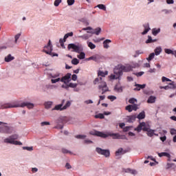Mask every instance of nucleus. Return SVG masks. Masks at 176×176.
Returning <instances> with one entry per match:
<instances>
[{"label": "nucleus", "instance_id": "obj_1", "mask_svg": "<svg viewBox=\"0 0 176 176\" xmlns=\"http://www.w3.org/2000/svg\"><path fill=\"white\" fill-rule=\"evenodd\" d=\"M61 74L60 72H56L55 74H52L50 72H47V76L49 79H51V83L54 85L55 83H57L58 82H62V83H64V85H68L72 79L71 78V76H72V74L71 73H67L62 78H60Z\"/></svg>", "mask_w": 176, "mask_h": 176}, {"label": "nucleus", "instance_id": "obj_2", "mask_svg": "<svg viewBox=\"0 0 176 176\" xmlns=\"http://www.w3.org/2000/svg\"><path fill=\"white\" fill-rule=\"evenodd\" d=\"M68 50H71L72 49V52L75 53H79L77 56L79 60H85L86 57V54L83 52V45L80 43H70L67 46Z\"/></svg>", "mask_w": 176, "mask_h": 176}, {"label": "nucleus", "instance_id": "obj_3", "mask_svg": "<svg viewBox=\"0 0 176 176\" xmlns=\"http://www.w3.org/2000/svg\"><path fill=\"white\" fill-rule=\"evenodd\" d=\"M94 85H99L98 89L102 91V94H105L107 91H109V88L107 85V82L102 80V77L97 78L94 81Z\"/></svg>", "mask_w": 176, "mask_h": 176}, {"label": "nucleus", "instance_id": "obj_4", "mask_svg": "<svg viewBox=\"0 0 176 176\" xmlns=\"http://www.w3.org/2000/svg\"><path fill=\"white\" fill-rule=\"evenodd\" d=\"M18 139H19V135L14 134L5 138L3 140V142L5 144H10L11 145H23V143L21 142L16 140Z\"/></svg>", "mask_w": 176, "mask_h": 176}, {"label": "nucleus", "instance_id": "obj_5", "mask_svg": "<svg viewBox=\"0 0 176 176\" xmlns=\"http://www.w3.org/2000/svg\"><path fill=\"white\" fill-rule=\"evenodd\" d=\"M132 71L131 65H120L115 67V72L121 76H123V72H130Z\"/></svg>", "mask_w": 176, "mask_h": 176}, {"label": "nucleus", "instance_id": "obj_6", "mask_svg": "<svg viewBox=\"0 0 176 176\" xmlns=\"http://www.w3.org/2000/svg\"><path fill=\"white\" fill-rule=\"evenodd\" d=\"M43 52H44V53H46V54H49L50 56H51V57L58 56V54L52 52L53 45H52V42L50 41V40L49 41L47 45L44 47Z\"/></svg>", "mask_w": 176, "mask_h": 176}, {"label": "nucleus", "instance_id": "obj_7", "mask_svg": "<svg viewBox=\"0 0 176 176\" xmlns=\"http://www.w3.org/2000/svg\"><path fill=\"white\" fill-rule=\"evenodd\" d=\"M151 129V125H149L148 122H140L139 125L135 128V131H138V133H141V131H148V129Z\"/></svg>", "mask_w": 176, "mask_h": 176}, {"label": "nucleus", "instance_id": "obj_8", "mask_svg": "<svg viewBox=\"0 0 176 176\" xmlns=\"http://www.w3.org/2000/svg\"><path fill=\"white\" fill-rule=\"evenodd\" d=\"M6 124H8L4 122V124L0 126V133L1 134H12L13 133V129Z\"/></svg>", "mask_w": 176, "mask_h": 176}, {"label": "nucleus", "instance_id": "obj_9", "mask_svg": "<svg viewBox=\"0 0 176 176\" xmlns=\"http://www.w3.org/2000/svg\"><path fill=\"white\" fill-rule=\"evenodd\" d=\"M107 137H112L113 140H126V135H120L119 133H114L112 132H107L105 133Z\"/></svg>", "mask_w": 176, "mask_h": 176}, {"label": "nucleus", "instance_id": "obj_10", "mask_svg": "<svg viewBox=\"0 0 176 176\" xmlns=\"http://www.w3.org/2000/svg\"><path fill=\"white\" fill-rule=\"evenodd\" d=\"M10 108H19V102L13 103L8 102L1 106V109H9Z\"/></svg>", "mask_w": 176, "mask_h": 176}, {"label": "nucleus", "instance_id": "obj_11", "mask_svg": "<svg viewBox=\"0 0 176 176\" xmlns=\"http://www.w3.org/2000/svg\"><path fill=\"white\" fill-rule=\"evenodd\" d=\"M69 36H74V32H71L66 34H65L63 38L59 39V43L60 44V46L63 49H65V45H64L65 42H67V39L69 38Z\"/></svg>", "mask_w": 176, "mask_h": 176}, {"label": "nucleus", "instance_id": "obj_12", "mask_svg": "<svg viewBox=\"0 0 176 176\" xmlns=\"http://www.w3.org/2000/svg\"><path fill=\"white\" fill-rule=\"evenodd\" d=\"M96 151L97 153H98V155H102L105 157H109V156L111 155V152L109 151V150L102 149L100 147H98L96 148Z\"/></svg>", "mask_w": 176, "mask_h": 176}, {"label": "nucleus", "instance_id": "obj_13", "mask_svg": "<svg viewBox=\"0 0 176 176\" xmlns=\"http://www.w3.org/2000/svg\"><path fill=\"white\" fill-rule=\"evenodd\" d=\"M25 107H27L28 109H33L35 104L30 102H19V108H24Z\"/></svg>", "mask_w": 176, "mask_h": 176}, {"label": "nucleus", "instance_id": "obj_14", "mask_svg": "<svg viewBox=\"0 0 176 176\" xmlns=\"http://www.w3.org/2000/svg\"><path fill=\"white\" fill-rule=\"evenodd\" d=\"M91 135H96L97 137H101V138H107V134L104 132L98 131H91L89 132Z\"/></svg>", "mask_w": 176, "mask_h": 176}, {"label": "nucleus", "instance_id": "obj_15", "mask_svg": "<svg viewBox=\"0 0 176 176\" xmlns=\"http://www.w3.org/2000/svg\"><path fill=\"white\" fill-rule=\"evenodd\" d=\"M113 72H114V74H111L109 76V79H111V80H113V79H118V80H121L122 78H121V75H119L118 74H117L116 72H115V68L113 69Z\"/></svg>", "mask_w": 176, "mask_h": 176}, {"label": "nucleus", "instance_id": "obj_16", "mask_svg": "<svg viewBox=\"0 0 176 176\" xmlns=\"http://www.w3.org/2000/svg\"><path fill=\"white\" fill-rule=\"evenodd\" d=\"M144 28V31L142 32V35H146L149 31H151V27L149 26V23H145L143 25Z\"/></svg>", "mask_w": 176, "mask_h": 176}, {"label": "nucleus", "instance_id": "obj_17", "mask_svg": "<svg viewBox=\"0 0 176 176\" xmlns=\"http://www.w3.org/2000/svg\"><path fill=\"white\" fill-rule=\"evenodd\" d=\"M136 119H137V115L128 116L126 117V122L128 123H133V122H135Z\"/></svg>", "mask_w": 176, "mask_h": 176}, {"label": "nucleus", "instance_id": "obj_18", "mask_svg": "<svg viewBox=\"0 0 176 176\" xmlns=\"http://www.w3.org/2000/svg\"><path fill=\"white\" fill-rule=\"evenodd\" d=\"M135 88L133 89V90L135 91H140V90H141V89H145V87H146V84H143V85H140V84H135Z\"/></svg>", "mask_w": 176, "mask_h": 176}, {"label": "nucleus", "instance_id": "obj_19", "mask_svg": "<svg viewBox=\"0 0 176 176\" xmlns=\"http://www.w3.org/2000/svg\"><path fill=\"white\" fill-rule=\"evenodd\" d=\"M87 34H92L95 35H100L101 32V28H97L94 31H87Z\"/></svg>", "mask_w": 176, "mask_h": 176}, {"label": "nucleus", "instance_id": "obj_20", "mask_svg": "<svg viewBox=\"0 0 176 176\" xmlns=\"http://www.w3.org/2000/svg\"><path fill=\"white\" fill-rule=\"evenodd\" d=\"M101 60V55L96 54L92 56V60L95 61V63H98Z\"/></svg>", "mask_w": 176, "mask_h": 176}, {"label": "nucleus", "instance_id": "obj_21", "mask_svg": "<svg viewBox=\"0 0 176 176\" xmlns=\"http://www.w3.org/2000/svg\"><path fill=\"white\" fill-rule=\"evenodd\" d=\"M148 104H155L156 102V96H151L147 100Z\"/></svg>", "mask_w": 176, "mask_h": 176}, {"label": "nucleus", "instance_id": "obj_22", "mask_svg": "<svg viewBox=\"0 0 176 176\" xmlns=\"http://www.w3.org/2000/svg\"><path fill=\"white\" fill-rule=\"evenodd\" d=\"M13 60H14V58L10 54L6 56L4 58L6 63H10V61H13Z\"/></svg>", "mask_w": 176, "mask_h": 176}, {"label": "nucleus", "instance_id": "obj_23", "mask_svg": "<svg viewBox=\"0 0 176 176\" xmlns=\"http://www.w3.org/2000/svg\"><path fill=\"white\" fill-rule=\"evenodd\" d=\"M107 75H108V71L103 72V71L99 70L98 72V76L99 77L101 76L102 78H105Z\"/></svg>", "mask_w": 176, "mask_h": 176}, {"label": "nucleus", "instance_id": "obj_24", "mask_svg": "<svg viewBox=\"0 0 176 176\" xmlns=\"http://www.w3.org/2000/svg\"><path fill=\"white\" fill-rule=\"evenodd\" d=\"M157 155H158L159 157H163V156H165L166 157H168V159H170V157H171V155H170V153H166V152L158 153Z\"/></svg>", "mask_w": 176, "mask_h": 176}, {"label": "nucleus", "instance_id": "obj_25", "mask_svg": "<svg viewBox=\"0 0 176 176\" xmlns=\"http://www.w3.org/2000/svg\"><path fill=\"white\" fill-rule=\"evenodd\" d=\"M114 90L117 93H122V91H123V87L119 85V84H117L114 87Z\"/></svg>", "mask_w": 176, "mask_h": 176}, {"label": "nucleus", "instance_id": "obj_26", "mask_svg": "<svg viewBox=\"0 0 176 176\" xmlns=\"http://www.w3.org/2000/svg\"><path fill=\"white\" fill-rule=\"evenodd\" d=\"M52 105H53V102L52 101H47L44 103V107L45 109H50Z\"/></svg>", "mask_w": 176, "mask_h": 176}, {"label": "nucleus", "instance_id": "obj_27", "mask_svg": "<svg viewBox=\"0 0 176 176\" xmlns=\"http://www.w3.org/2000/svg\"><path fill=\"white\" fill-rule=\"evenodd\" d=\"M52 111H64L63 104H57L52 109Z\"/></svg>", "mask_w": 176, "mask_h": 176}, {"label": "nucleus", "instance_id": "obj_28", "mask_svg": "<svg viewBox=\"0 0 176 176\" xmlns=\"http://www.w3.org/2000/svg\"><path fill=\"white\" fill-rule=\"evenodd\" d=\"M111 42H112V41H111L110 39H106L103 42V47L104 49H108L109 47V43H111Z\"/></svg>", "mask_w": 176, "mask_h": 176}, {"label": "nucleus", "instance_id": "obj_29", "mask_svg": "<svg viewBox=\"0 0 176 176\" xmlns=\"http://www.w3.org/2000/svg\"><path fill=\"white\" fill-rule=\"evenodd\" d=\"M78 38L80 39H83L84 41H87L89 38H91V35H89L88 34H85L82 36H78Z\"/></svg>", "mask_w": 176, "mask_h": 176}, {"label": "nucleus", "instance_id": "obj_30", "mask_svg": "<svg viewBox=\"0 0 176 176\" xmlns=\"http://www.w3.org/2000/svg\"><path fill=\"white\" fill-rule=\"evenodd\" d=\"M158 34H160V28H155L152 29V34L154 36H156V35H157Z\"/></svg>", "mask_w": 176, "mask_h": 176}, {"label": "nucleus", "instance_id": "obj_31", "mask_svg": "<svg viewBox=\"0 0 176 176\" xmlns=\"http://www.w3.org/2000/svg\"><path fill=\"white\" fill-rule=\"evenodd\" d=\"M136 118L141 120L142 119H145V111H142L138 116H136Z\"/></svg>", "mask_w": 176, "mask_h": 176}, {"label": "nucleus", "instance_id": "obj_32", "mask_svg": "<svg viewBox=\"0 0 176 176\" xmlns=\"http://www.w3.org/2000/svg\"><path fill=\"white\" fill-rule=\"evenodd\" d=\"M146 131L147 133L148 137H153L155 134V131H156V130L151 129L150 128L149 129H148V131Z\"/></svg>", "mask_w": 176, "mask_h": 176}, {"label": "nucleus", "instance_id": "obj_33", "mask_svg": "<svg viewBox=\"0 0 176 176\" xmlns=\"http://www.w3.org/2000/svg\"><path fill=\"white\" fill-rule=\"evenodd\" d=\"M162 47H157L154 50L155 52L154 54L155 56H159L160 53H162Z\"/></svg>", "mask_w": 176, "mask_h": 176}, {"label": "nucleus", "instance_id": "obj_34", "mask_svg": "<svg viewBox=\"0 0 176 176\" xmlns=\"http://www.w3.org/2000/svg\"><path fill=\"white\" fill-rule=\"evenodd\" d=\"M61 152L64 155H67V153H69V155H74V153L71 151H69L65 148H61Z\"/></svg>", "mask_w": 176, "mask_h": 176}, {"label": "nucleus", "instance_id": "obj_35", "mask_svg": "<svg viewBox=\"0 0 176 176\" xmlns=\"http://www.w3.org/2000/svg\"><path fill=\"white\" fill-rule=\"evenodd\" d=\"M54 87V85H46L43 88V91L45 93L47 92L46 90H49V89H53Z\"/></svg>", "mask_w": 176, "mask_h": 176}, {"label": "nucleus", "instance_id": "obj_36", "mask_svg": "<svg viewBox=\"0 0 176 176\" xmlns=\"http://www.w3.org/2000/svg\"><path fill=\"white\" fill-rule=\"evenodd\" d=\"M87 44L88 47H89V49H91V50L96 49V45L94 43H93L92 42L87 41Z\"/></svg>", "mask_w": 176, "mask_h": 176}, {"label": "nucleus", "instance_id": "obj_37", "mask_svg": "<svg viewBox=\"0 0 176 176\" xmlns=\"http://www.w3.org/2000/svg\"><path fill=\"white\" fill-rule=\"evenodd\" d=\"M155 52H153L151 54H149L148 57L146 58V60L148 63H151V61H152V60H153L155 58Z\"/></svg>", "mask_w": 176, "mask_h": 176}, {"label": "nucleus", "instance_id": "obj_38", "mask_svg": "<svg viewBox=\"0 0 176 176\" xmlns=\"http://www.w3.org/2000/svg\"><path fill=\"white\" fill-rule=\"evenodd\" d=\"M157 41V39H152V36H148V39L146 41V43H153Z\"/></svg>", "mask_w": 176, "mask_h": 176}, {"label": "nucleus", "instance_id": "obj_39", "mask_svg": "<svg viewBox=\"0 0 176 176\" xmlns=\"http://www.w3.org/2000/svg\"><path fill=\"white\" fill-rule=\"evenodd\" d=\"M81 23H83V24H85V25H89L90 22L88 21L87 18H82L80 20Z\"/></svg>", "mask_w": 176, "mask_h": 176}, {"label": "nucleus", "instance_id": "obj_40", "mask_svg": "<svg viewBox=\"0 0 176 176\" xmlns=\"http://www.w3.org/2000/svg\"><path fill=\"white\" fill-rule=\"evenodd\" d=\"M120 155H123V148H120L116 151V156H120Z\"/></svg>", "mask_w": 176, "mask_h": 176}, {"label": "nucleus", "instance_id": "obj_41", "mask_svg": "<svg viewBox=\"0 0 176 176\" xmlns=\"http://www.w3.org/2000/svg\"><path fill=\"white\" fill-rule=\"evenodd\" d=\"M96 8H98V9H100V10H104V12L107 10V6L104 4H99L96 6Z\"/></svg>", "mask_w": 176, "mask_h": 176}, {"label": "nucleus", "instance_id": "obj_42", "mask_svg": "<svg viewBox=\"0 0 176 176\" xmlns=\"http://www.w3.org/2000/svg\"><path fill=\"white\" fill-rule=\"evenodd\" d=\"M131 69H135V68H140V63H133L132 65H131Z\"/></svg>", "mask_w": 176, "mask_h": 176}, {"label": "nucleus", "instance_id": "obj_43", "mask_svg": "<svg viewBox=\"0 0 176 176\" xmlns=\"http://www.w3.org/2000/svg\"><path fill=\"white\" fill-rule=\"evenodd\" d=\"M22 149H23V151H28L29 152H32V151H34V147H32V146H23V147H22Z\"/></svg>", "mask_w": 176, "mask_h": 176}, {"label": "nucleus", "instance_id": "obj_44", "mask_svg": "<svg viewBox=\"0 0 176 176\" xmlns=\"http://www.w3.org/2000/svg\"><path fill=\"white\" fill-rule=\"evenodd\" d=\"M72 64H73V65H78V64H79V59L74 58L72 60Z\"/></svg>", "mask_w": 176, "mask_h": 176}, {"label": "nucleus", "instance_id": "obj_45", "mask_svg": "<svg viewBox=\"0 0 176 176\" xmlns=\"http://www.w3.org/2000/svg\"><path fill=\"white\" fill-rule=\"evenodd\" d=\"M71 107V101H67L66 104L63 107V111Z\"/></svg>", "mask_w": 176, "mask_h": 176}, {"label": "nucleus", "instance_id": "obj_46", "mask_svg": "<svg viewBox=\"0 0 176 176\" xmlns=\"http://www.w3.org/2000/svg\"><path fill=\"white\" fill-rule=\"evenodd\" d=\"M77 140H85L86 138V135H77L75 136Z\"/></svg>", "mask_w": 176, "mask_h": 176}, {"label": "nucleus", "instance_id": "obj_47", "mask_svg": "<svg viewBox=\"0 0 176 176\" xmlns=\"http://www.w3.org/2000/svg\"><path fill=\"white\" fill-rule=\"evenodd\" d=\"M95 118H96V119H104V118H105V116L102 113H98L95 116Z\"/></svg>", "mask_w": 176, "mask_h": 176}, {"label": "nucleus", "instance_id": "obj_48", "mask_svg": "<svg viewBox=\"0 0 176 176\" xmlns=\"http://www.w3.org/2000/svg\"><path fill=\"white\" fill-rule=\"evenodd\" d=\"M169 89H176V83L175 82H172L169 83Z\"/></svg>", "mask_w": 176, "mask_h": 176}, {"label": "nucleus", "instance_id": "obj_49", "mask_svg": "<svg viewBox=\"0 0 176 176\" xmlns=\"http://www.w3.org/2000/svg\"><path fill=\"white\" fill-rule=\"evenodd\" d=\"M78 86L77 83L74 82H69V87H71L72 89H75Z\"/></svg>", "mask_w": 176, "mask_h": 176}, {"label": "nucleus", "instance_id": "obj_50", "mask_svg": "<svg viewBox=\"0 0 176 176\" xmlns=\"http://www.w3.org/2000/svg\"><path fill=\"white\" fill-rule=\"evenodd\" d=\"M162 13H164V14H170L171 13V10H167V9H163L162 10Z\"/></svg>", "mask_w": 176, "mask_h": 176}, {"label": "nucleus", "instance_id": "obj_51", "mask_svg": "<svg viewBox=\"0 0 176 176\" xmlns=\"http://www.w3.org/2000/svg\"><path fill=\"white\" fill-rule=\"evenodd\" d=\"M165 53H166V54H173L174 51L170 49H165Z\"/></svg>", "mask_w": 176, "mask_h": 176}, {"label": "nucleus", "instance_id": "obj_52", "mask_svg": "<svg viewBox=\"0 0 176 176\" xmlns=\"http://www.w3.org/2000/svg\"><path fill=\"white\" fill-rule=\"evenodd\" d=\"M54 129H59L61 130L64 129V124L57 123V125L54 127Z\"/></svg>", "mask_w": 176, "mask_h": 176}, {"label": "nucleus", "instance_id": "obj_53", "mask_svg": "<svg viewBox=\"0 0 176 176\" xmlns=\"http://www.w3.org/2000/svg\"><path fill=\"white\" fill-rule=\"evenodd\" d=\"M41 126L42 127H44V126H50V122H46V121L42 122H41Z\"/></svg>", "mask_w": 176, "mask_h": 176}, {"label": "nucleus", "instance_id": "obj_54", "mask_svg": "<svg viewBox=\"0 0 176 176\" xmlns=\"http://www.w3.org/2000/svg\"><path fill=\"white\" fill-rule=\"evenodd\" d=\"M21 36V34H17L14 36V43H17V41L20 38V36Z\"/></svg>", "mask_w": 176, "mask_h": 176}, {"label": "nucleus", "instance_id": "obj_55", "mask_svg": "<svg viewBox=\"0 0 176 176\" xmlns=\"http://www.w3.org/2000/svg\"><path fill=\"white\" fill-rule=\"evenodd\" d=\"M129 104H135V102H137V99L134 98H130L129 100Z\"/></svg>", "mask_w": 176, "mask_h": 176}, {"label": "nucleus", "instance_id": "obj_56", "mask_svg": "<svg viewBox=\"0 0 176 176\" xmlns=\"http://www.w3.org/2000/svg\"><path fill=\"white\" fill-rule=\"evenodd\" d=\"M144 74H145V72H140L138 73H133V75H135V76L140 77V76H142V75H144Z\"/></svg>", "mask_w": 176, "mask_h": 176}, {"label": "nucleus", "instance_id": "obj_57", "mask_svg": "<svg viewBox=\"0 0 176 176\" xmlns=\"http://www.w3.org/2000/svg\"><path fill=\"white\" fill-rule=\"evenodd\" d=\"M67 3L69 6H72L75 3V0H67Z\"/></svg>", "mask_w": 176, "mask_h": 176}, {"label": "nucleus", "instance_id": "obj_58", "mask_svg": "<svg viewBox=\"0 0 176 176\" xmlns=\"http://www.w3.org/2000/svg\"><path fill=\"white\" fill-rule=\"evenodd\" d=\"M62 89H65L66 90H68L69 89V84H64L61 85Z\"/></svg>", "mask_w": 176, "mask_h": 176}, {"label": "nucleus", "instance_id": "obj_59", "mask_svg": "<svg viewBox=\"0 0 176 176\" xmlns=\"http://www.w3.org/2000/svg\"><path fill=\"white\" fill-rule=\"evenodd\" d=\"M61 2H62V0H55L54 5V6L57 7L60 4Z\"/></svg>", "mask_w": 176, "mask_h": 176}, {"label": "nucleus", "instance_id": "obj_60", "mask_svg": "<svg viewBox=\"0 0 176 176\" xmlns=\"http://www.w3.org/2000/svg\"><path fill=\"white\" fill-rule=\"evenodd\" d=\"M126 110L128 111V112H133V109L131 107V104H129L126 107Z\"/></svg>", "mask_w": 176, "mask_h": 176}, {"label": "nucleus", "instance_id": "obj_61", "mask_svg": "<svg viewBox=\"0 0 176 176\" xmlns=\"http://www.w3.org/2000/svg\"><path fill=\"white\" fill-rule=\"evenodd\" d=\"M131 107H132V111H137V109H138V104H131Z\"/></svg>", "mask_w": 176, "mask_h": 176}, {"label": "nucleus", "instance_id": "obj_62", "mask_svg": "<svg viewBox=\"0 0 176 176\" xmlns=\"http://www.w3.org/2000/svg\"><path fill=\"white\" fill-rule=\"evenodd\" d=\"M162 82H171V80L170 78H167V77L162 76Z\"/></svg>", "mask_w": 176, "mask_h": 176}, {"label": "nucleus", "instance_id": "obj_63", "mask_svg": "<svg viewBox=\"0 0 176 176\" xmlns=\"http://www.w3.org/2000/svg\"><path fill=\"white\" fill-rule=\"evenodd\" d=\"M131 128H133V126H125V127L123 129V131H124L125 133H126V131H129Z\"/></svg>", "mask_w": 176, "mask_h": 176}, {"label": "nucleus", "instance_id": "obj_64", "mask_svg": "<svg viewBox=\"0 0 176 176\" xmlns=\"http://www.w3.org/2000/svg\"><path fill=\"white\" fill-rule=\"evenodd\" d=\"M85 144H87V145H90V144H93V141L89 140V139H86L84 141Z\"/></svg>", "mask_w": 176, "mask_h": 176}]
</instances>
